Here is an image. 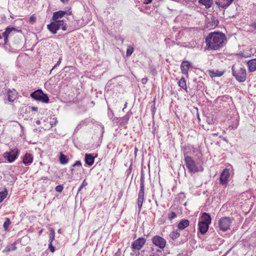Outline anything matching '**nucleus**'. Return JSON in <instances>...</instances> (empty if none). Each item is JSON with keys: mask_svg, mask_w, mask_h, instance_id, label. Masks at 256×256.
<instances>
[{"mask_svg": "<svg viewBox=\"0 0 256 256\" xmlns=\"http://www.w3.org/2000/svg\"><path fill=\"white\" fill-rule=\"evenodd\" d=\"M226 41L225 34L220 32H212L206 38L205 50H217L222 48Z\"/></svg>", "mask_w": 256, "mask_h": 256, "instance_id": "1", "label": "nucleus"}, {"mask_svg": "<svg viewBox=\"0 0 256 256\" xmlns=\"http://www.w3.org/2000/svg\"><path fill=\"white\" fill-rule=\"evenodd\" d=\"M211 220V216L210 214L206 212L202 214L198 224V230L202 234H204L207 232Z\"/></svg>", "mask_w": 256, "mask_h": 256, "instance_id": "2", "label": "nucleus"}, {"mask_svg": "<svg viewBox=\"0 0 256 256\" xmlns=\"http://www.w3.org/2000/svg\"><path fill=\"white\" fill-rule=\"evenodd\" d=\"M47 28L52 34H56L60 29L66 30V21L52 20L50 24L47 25Z\"/></svg>", "mask_w": 256, "mask_h": 256, "instance_id": "3", "label": "nucleus"}, {"mask_svg": "<svg viewBox=\"0 0 256 256\" xmlns=\"http://www.w3.org/2000/svg\"><path fill=\"white\" fill-rule=\"evenodd\" d=\"M184 161L187 168L191 173L202 170V166L196 164L191 156H185Z\"/></svg>", "mask_w": 256, "mask_h": 256, "instance_id": "4", "label": "nucleus"}, {"mask_svg": "<svg viewBox=\"0 0 256 256\" xmlns=\"http://www.w3.org/2000/svg\"><path fill=\"white\" fill-rule=\"evenodd\" d=\"M232 71L233 76L239 82H244L246 78V71L244 67H240L238 70H235L234 66L232 68Z\"/></svg>", "mask_w": 256, "mask_h": 256, "instance_id": "5", "label": "nucleus"}, {"mask_svg": "<svg viewBox=\"0 0 256 256\" xmlns=\"http://www.w3.org/2000/svg\"><path fill=\"white\" fill-rule=\"evenodd\" d=\"M30 96L34 100L44 103H48L49 102V98L48 95L44 94L42 90L38 89L30 94Z\"/></svg>", "mask_w": 256, "mask_h": 256, "instance_id": "6", "label": "nucleus"}, {"mask_svg": "<svg viewBox=\"0 0 256 256\" xmlns=\"http://www.w3.org/2000/svg\"><path fill=\"white\" fill-rule=\"evenodd\" d=\"M233 218L230 217H222L218 220V228L222 232H226L230 230V226L232 224Z\"/></svg>", "mask_w": 256, "mask_h": 256, "instance_id": "7", "label": "nucleus"}, {"mask_svg": "<svg viewBox=\"0 0 256 256\" xmlns=\"http://www.w3.org/2000/svg\"><path fill=\"white\" fill-rule=\"evenodd\" d=\"M144 177L142 176L140 179V190L138 192V206L139 210H140L142 206L143 202L144 200Z\"/></svg>", "mask_w": 256, "mask_h": 256, "instance_id": "8", "label": "nucleus"}, {"mask_svg": "<svg viewBox=\"0 0 256 256\" xmlns=\"http://www.w3.org/2000/svg\"><path fill=\"white\" fill-rule=\"evenodd\" d=\"M16 28L14 27L8 26L6 28L4 32L0 34V39H2V37L4 38L5 47L8 49V38L9 36L11 35L12 31H15Z\"/></svg>", "mask_w": 256, "mask_h": 256, "instance_id": "9", "label": "nucleus"}, {"mask_svg": "<svg viewBox=\"0 0 256 256\" xmlns=\"http://www.w3.org/2000/svg\"><path fill=\"white\" fill-rule=\"evenodd\" d=\"M152 241L155 246L160 248H164L166 244V240L164 238L158 236H154L152 238Z\"/></svg>", "mask_w": 256, "mask_h": 256, "instance_id": "10", "label": "nucleus"}, {"mask_svg": "<svg viewBox=\"0 0 256 256\" xmlns=\"http://www.w3.org/2000/svg\"><path fill=\"white\" fill-rule=\"evenodd\" d=\"M146 240L144 238H139L138 239L134 241L132 244V248L133 249L139 250L144 246Z\"/></svg>", "mask_w": 256, "mask_h": 256, "instance_id": "11", "label": "nucleus"}, {"mask_svg": "<svg viewBox=\"0 0 256 256\" xmlns=\"http://www.w3.org/2000/svg\"><path fill=\"white\" fill-rule=\"evenodd\" d=\"M230 176L229 170L225 168L223 170L220 175V184L224 185L227 184L228 181V178Z\"/></svg>", "mask_w": 256, "mask_h": 256, "instance_id": "12", "label": "nucleus"}, {"mask_svg": "<svg viewBox=\"0 0 256 256\" xmlns=\"http://www.w3.org/2000/svg\"><path fill=\"white\" fill-rule=\"evenodd\" d=\"M66 14V11L59 10L56 12H54L53 14L52 20H58V21H66L64 20L61 18Z\"/></svg>", "mask_w": 256, "mask_h": 256, "instance_id": "13", "label": "nucleus"}, {"mask_svg": "<svg viewBox=\"0 0 256 256\" xmlns=\"http://www.w3.org/2000/svg\"><path fill=\"white\" fill-rule=\"evenodd\" d=\"M234 0H217L216 4L219 7L223 8H228Z\"/></svg>", "mask_w": 256, "mask_h": 256, "instance_id": "14", "label": "nucleus"}, {"mask_svg": "<svg viewBox=\"0 0 256 256\" xmlns=\"http://www.w3.org/2000/svg\"><path fill=\"white\" fill-rule=\"evenodd\" d=\"M190 64L188 61H184L180 65V70L182 72L186 75L188 74V70L190 67Z\"/></svg>", "mask_w": 256, "mask_h": 256, "instance_id": "15", "label": "nucleus"}, {"mask_svg": "<svg viewBox=\"0 0 256 256\" xmlns=\"http://www.w3.org/2000/svg\"><path fill=\"white\" fill-rule=\"evenodd\" d=\"M247 64L250 72H252L256 71V58L248 60Z\"/></svg>", "mask_w": 256, "mask_h": 256, "instance_id": "16", "label": "nucleus"}, {"mask_svg": "<svg viewBox=\"0 0 256 256\" xmlns=\"http://www.w3.org/2000/svg\"><path fill=\"white\" fill-rule=\"evenodd\" d=\"M4 157L6 158L8 162H12L16 158V152H6L4 154Z\"/></svg>", "mask_w": 256, "mask_h": 256, "instance_id": "17", "label": "nucleus"}, {"mask_svg": "<svg viewBox=\"0 0 256 256\" xmlns=\"http://www.w3.org/2000/svg\"><path fill=\"white\" fill-rule=\"evenodd\" d=\"M189 224L190 222L188 220H182L179 222L178 228L180 230H183L188 227Z\"/></svg>", "mask_w": 256, "mask_h": 256, "instance_id": "18", "label": "nucleus"}, {"mask_svg": "<svg viewBox=\"0 0 256 256\" xmlns=\"http://www.w3.org/2000/svg\"><path fill=\"white\" fill-rule=\"evenodd\" d=\"M32 162V156L31 154L26 153L23 159H22V162L24 164L26 165H28L29 164H31Z\"/></svg>", "mask_w": 256, "mask_h": 256, "instance_id": "19", "label": "nucleus"}, {"mask_svg": "<svg viewBox=\"0 0 256 256\" xmlns=\"http://www.w3.org/2000/svg\"><path fill=\"white\" fill-rule=\"evenodd\" d=\"M85 162L88 166H92L94 162V158L91 154H86L84 158Z\"/></svg>", "mask_w": 256, "mask_h": 256, "instance_id": "20", "label": "nucleus"}, {"mask_svg": "<svg viewBox=\"0 0 256 256\" xmlns=\"http://www.w3.org/2000/svg\"><path fill=\"white\" fill-rule=\"evenodd\" d=\"M132 114V112H128L126 116L120 118L119 120L120 124L124 125L127 124Z\"/></svg>", "mask_w": 256, "mask_h": 256, "instance_id": "21", "label": "nucleus"}, {"mask_svg": "<svg viewBox=\"0 0 256 256\" xmlns=\"http://www.w3.org/2000/svg\"><path fill=\"white\" fill-rule=\"evenodd\" d=\"M60 162L62 164H65L68 162V158L62 152L60 153L59 158Z\"/></svg>", "mask_w": 256, "mask_h": 256, "instance_id": "22", "label": "nucleus"}, {"mask_svg": "<svg viewBox=\"0 0 256 256\" xmlns=\"http://www.w3.org/2000/svg\"><path fill=\"white\" fill-rule=\"evenodd\" d=\"M16 248V242H14L13 244H10L7 246L6 248L4 250H3L4 252H10L11 251L14 250Z\"/></svg>", "mask_w": 256, "mask_h": 256, "instance_id": "23", "label": "nucleus"}, {"mask_svg": "<svg viewBox=\"0 0 256 256\" xmlns=\"http://www.w3.org/2000/svg\"><path fill=\"white\" fill-rule=\"evenodd\" d=\"M200 3L205 6L206 8H209L212 6V0H200Z\"/></svg>", "mask_w": 256, "mask_h": 256, "instance_id": "24", "label": "nucleus"}, {"mask_svg": "<svg viewBox=\"0 0 256 256\" xmlns=\"http://www.w3.org/2000/svg\"><path fill=\"white\" fill-rule=\"evenodd\" d=\"M178 86L184 90H186L187 87L186 84V81L184 77H182L179 80Z\"/></svg>", "mask_w": 256, "mask_h": 256, "instance_id": "25", "label": "nucleus"}, {"mask_svg": "<svg viewBox=\"0 0 256 256\" xmlns=\"http://www.w3.org/2000/svg\"><path fill=\"white\" fill-rule=\"evenodd\" d=\"M55 237V232L53 228H50V234H49V242L50 243H52V241L54 240Z\"/></svg>", "mask_w": 256, "mask_h": 256, "instance_id": "26", "label": "nucleus"}, {"mask_svg": "<svg viewBox=\"0 0 256 256\" xmlns=\"http://www.w3.org/2000/svg\"><path fill=\"white\" fill-rule=\"evenodd\" d=\"M180 236V232H178L177 230H174L172 231L170 234V237L172 239V240H175L176 238H178Z\"/></svg>", "mask_w": 256, "mask_h": 256, "instance_id": "27", "label": "nucleus"}, {"mask_svg": "<svg viewBox=\"0 0 256 256\" xmlns=\"http://www.w3.org/2000/svg\"><path fill=\"white\" fill-rule=\"evenodd\" d=\"M8 195V191L5 190L0 192V203Z\"/></svg>", "mask_w": 256, "mask_h": 256, "instance_id": "28", "label": "nucleus"}, {"mask_svg": "<svg viewBox=\"0 0 256 256\" xmlns=\"http://www.w3.org/2000/svg\"><path fill=\"white\" fill-rule=\"evenodd\" d=\"M210 76H222L224 72H218V71H216V72H214V71H212V72H210Z\"/></svg>", "mask_w": 256, "mask_h": 256, "instance_id": "29", "label": "nucleus"}, {"mask_svg": "<svg viewBox=\"0 0 256 256\" xmlns=\"http://www.w3.org/2000/svg\"><path fill=\"white\" fill-rule=\"evenodd\" d=\"M168 216V220H172L176 218V213L173 212H169Z\"/></svg>", "mask_w": 256, "mask_h": 256, "instance_id": "30", "label": "nucleus"}, {"mask_svg": "<svg viewBox=\"0 0 256 256\" xmlns=\"http://www.w3.org/2000/svg\"><path fill=\"white\" fill-rule=\"evenodd\" d=\"M10 224V220L8 218H6L4 224L3 226L6 230L8 228V226Z\"/></svg>", "mask_w": 256, "mask_h": 256, "instance_id": "31", "label": "nucleus"}, {"mask_svg": "<svg viewBox=\"0 0 256 256\" xmlns=\"http://www.w3.org/2000/svg\"><path fill=\"white\" fill-rule=\"evenodd\" d=\"M12 93V92L10 91L8 92V100L10 102H13L15 99V98L11 94Z\"/></svg>", "mask_w": 256, "mask_h": 256, "instance_id": "32", "label": "nucleus"}, {"mask_svg": "<svg viewBox=\"0 0 256 256\" xmlns=\"http://www.w3.org/2000/svg\"><path fill=\"white\" fill-rule=\"evenodd\" d=\"M133 52H134L133 48H132V47L128 48L127 49V50H126V56H130L132 54Z\"/></svg>", "mask_w": 256, "mask_h": 256, "instance_id": "33", "label": "nucleus"}, {"mask_svg": "<svg viewBox=\"0 0 256 256\" xmlns=\"http://www.w3.org/2000/svg\"><path fill=\"white\" fill-rule=\"evenodd\" d=\"M57 123H58V120H57L56 118H52V120L50 122V124L51 126V127H52L54 126H56Z\"/></svg>", "mask_w": 256, "mask_h": 256, "instance_id": "34", "label": "nucleus"}, {"mask_svg": "<svg viewBox=\"0 0 256 256\" xmlns=\"http://www.w3.org/2000/svg\"><path fill=\"white\" fill-rule=\"evenodd\" d=\"M63 186L61 185H60V186H58L56 187V188H55V190L56 191L58 192H62L63 190Z\"/></svg>", "mask_w": 256, "mask_h": 256, "instance_id": "35", "label": "nucleus"}, {"mask_svg": "<svg viewBox=\"0 0 256 256\" xmlns=\"http://www.w3.org/2000/svg\"><path fill=\"white\" fill-rule=\"evenodd\" d=\"M36 21V17L34 15H32L30 18V22L34 24Z\"/></svg>", "mask_w": 256, "mask_h": 256, "instance_id": "36", "label": "nucleus"}, {"mask_svg": "<svg viewBox=\"0 0 256 256\" xmlns=\"http://www.w3.org/2000/svg\"><path fill=\"white\" fill-rule=\"evenodd\" d=\"M48 248L52 252H54L55 251V248L52 246V243H49Z\"/></svg>", "mask_w": 256, "mask_h": 256, "instance_id": "37", "label": "nucleus"}, {"mask_svg": "<svg viewBox=\"0 0 256 256\" xmlns=\"http://www.w3.org/2000/svg\"><path fill=\"white\" fill-rule=\"evenodd\" d=\"M86 185H87V183H86V182L85 180H84V182H82V185H81V186H80V188H78V192H80V191L82 190V188L84 186H86Z\"/></svg>", "mask_w": 256, "mask_h": 256, "instance_id": "38", "label": "nucleus"}, {"mask_svg": "<svg viewBox=\"0 0 256 256\" xmlns=\"http://www.w3.org/2000/svg\"><path fill=\"white\" fill-rule=\"evenodd\" d=\"M82 166L81 162L79 160H78V161H76V162L72 165V167L80 166Z\"/></svg>", "mask_w": 256, "mask_h": 256, "instance_id": "39", "label": "nucleus"}, {"mask_svg": "<svg viewBox=\"0 0 256 256\" xmlns=\"http://www.w3.org/2000/svg\"><path fill=\"white\" fill-rule=\"evenodd\" d=\"M61 60H62V58H60L58 60V62H57V63L54 65V66L53 67V68H56L57 66H59L60 64L61 63Z\"/></svg>", "mask_w": 256, "mask_h": 256, "instance_id": "40", "label": "nucleus"}, {"mask_svg": "<svg viewBox=\"0 0 256 256\" xmlns=\"http://www.w3.org/2000/svg\"><path fill=\"white\" fill-rule=\"evenodd\" d=\"M148 82V78H144L142 79V82L143 84H146Z\"/></svg>", "mask_w": 256, "mask_h": 256, "instance_id": "41", "label": "nucleus"}, {"mask_svg": "<svg viewBox=\"0 0 256 256\" xmlns=\"http://www.w3.org/2000/svg\"><path fill=\"white\" fill-rule=\"evenodd\" d=\"M152 0H144V4H150L152 2Z\"/></svg>", "mask_w": 256, "mask_h": 256, "instance_id": "42", "label": "nucleus"}, {"mask_svg": "<svg viewBox=\"0 0 256 256\" xmlns=\"http://www.w3.org/2000/svg\"><path fill=\"white\" fill-rule=\"evenodd\" d=\"M121 254V252L120 249L118 250V252L115 254V256H120Z\"/></svg>", "mask_w": 256, "mask_h": 256, "instance_id": "43", "label": "nucleus"}, {"mask_svg": "<svg viewBox=\"0 0 256 256\" xmlns=\"http://www.w3.org/2000/svg\"><path fill=\"white\" fill-rule=\"evenodd\" d=\"M31 109H32V111H34V112H37L38 110L37 108L34 107V106L32 107Z\"/></svg>", "mask_w": 256, "mask_h": 256, "instance_id": "44", "label": "nucleus"}, {"mask_svg": "<svg viewBox=\"0 0 256 256\" xmlns=\"http://www.w3.org/2000/svg\"><path fill=\"white\" fill-rule=\"evenodd\" d=\"M60 0L63 4H66L68 2L69 0Z\"/></svg>", "mask_w": 256, "mask_h": 256, "instance_id": "45", "label": "nucleus"}, {"mask_svg": "<svg viewBox=\"0 0 256 256\" xmlns=\"http://www.w3.org/2000/svg\"><path fill=\"white\" fill-rule=\"evenodd\" d=\"M252 27L256 30V22L253 24Z\"/></svg>", "mask_w": 256, "mask_h": 256, "instance_id": "46", "label": "nucleus"}, {"mask_svg": "<svg viewBox=\"0 0 256 256\" xmlns=\"http://www.w3.org/2000/svg\"><path fill=\"white\" fill-rule=\"evenodd\" d=\"M127 104H128V103L127 102H126V104H124V108L122 109V111L124 112V108H126L127 106Z\"/></svg>", "mask_w": 256, "mask_h": 256, "instance_id": "47", "label": "nucleus"}, {"mask_svg": "<svg viewBox=\"0 0 256 256\" xmlns=\"http://www.w3.org/2000/svg\"><path fill=\"white\" fill-rule=\"evenodd\" d=\"M36 124H38V125L40 124V120H37L36 121Z\"/></svg>", "mask_w": 256, "mask_h": 256, "instance_id": "48", "label": "nucleus"}, {"mask_svg": "<svg viewBox=\"0 0 256 256\" xmlns=\"http://www.w3.org/2000/svg\"><path fill=\"white\" fill-rule=\"evenodd\" d=\"M42 230H41L40 232H39V234H40L42 232Z\"/></svg>", "mask_w": 256, "mask_h": 256, "instance_id": "49", "label": "nucleus"}, {"mask_svg": "<svg viewBox=\"0 0 256 256\" xmlns=\"http://www.w3.org/2000/svg\"><path fill=\"white\" fill-rule=\"evenodd\" d=\"M20 128H22V130H23V128H24L23 126H22L20 124Z\"/></svg>", "mask_w": 256, "mask_h": 256, "instance_id": "50", "label": "nucleus"}, {"mask_svg": "<svg viewBox=\"0 0 256 256\" xmlns=\"http://www.w3.org/2000/svg\"><path fill=\"white\" fill-rule=\"evenodd\" d=\"M20 136L22 137L24 136V132L22 133V134H20Z\"/></svg>", "mask_w": 256, "mask_h": 256, "instance_id": "51", "label": "nucleus"}, {"mask_svg": "<svg viewBox=\"0 0 256 256\" xmlns=\"http://www.w3.org/2000/svg\"><path fill=\"white\" fill-rule=\"evenodd\" d=\"M16 32H22V31L20 30H16Z\"/></svg>", "mask_w": 256, "mask_h": 256, "instance_id": "52", "label": "nucleus"}, {"mask_svg": "<svg viewBox=\"0 0 256 256\" xmlns=\"http://www.w3.org/2000/svg\"><path fill=\"white\" fill-rule=\"evenodd\" d=\"M70 170H71L72 172V171L74 170V168H70Z\"/></svg>", "mask_w": 256, "mask_h": 256, "instance_id": "53", "label": "nucleus"}, {"mask_svg": "<svg viewBox=\"0 0 256 256\" xmlns=\"http://www.w3.org/2000/svg\"><path fill=\"white\" fill-rule=\"evenodd\" d=\"M152 113H153V112H154V109L152 110Z\"/></svg>", "mask_w": 256, "mask_h": 256, "instance_id": "54", "label": "nucleus"}]
</instances>
